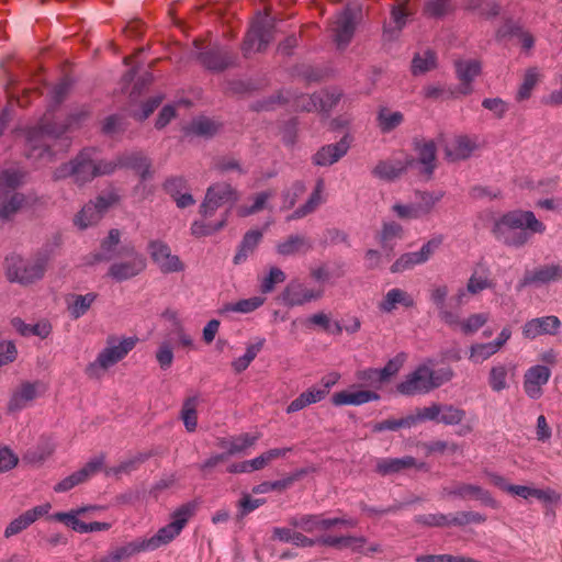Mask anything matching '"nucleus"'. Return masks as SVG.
I'll return each instance as SVG.
<instances>
[{
    "label": "nucleus",
    "mask_w": 562,
    "mask_h": 562,
    "mask_svg": "<svg viewBox=\"0 0 562 562\" xmlns=\"http://www.w3.org/2000/svg\"><path fill=\"white\" fill-rule=\"evenodd\" d=\"M539 81V74L536 68H529L526 70L522 83L520 85L517 94L516 100L518 102H521L524 100H527L531 97V92L536 85Z\"/></svg>",
    "instance_id": "a18cd8bd"
},
{
    "label": "nucleus",
    "mask_w": 562,
    "mask_h": 562,
    "mask_svg": "<svg viewBox=\"0 0 562 562\" xmlns=\"http://www.w3.org/2000/svg\"><path fill=\"white\" fill-rule=\"evenodd\" d=\"M488 274H490V271L487 268H483L481 274H479L477 271L475 270L468 281L467 290L471 294H477L479 292H481L485 289L493 288L494 283L488 278Z\"/></svg>",
    "instance_id": "c03bdc74"
},
{
    "label": "nucleus",
    "mask_w": 562,
    "mask_h": 562,
    "mask_svg": "<svg viewBox=\"0 0 562 562\" xmlns=\"http://www.w3.org/2000/svg\"><path fill=\"white\" fill-rule=\"evenodd\" d=\"M285 279V273L280 268L271 267L269 273L261 279L260 292L262 294L271 293L276 285L283 283Z\"/></svg>",
    "instance_id": "3c124183"
},
{
    "label": "nucleus",
    "mask_w": 562,
    "mask_h": 562,
    "mask_svg": "<svg viewBox=\"0 0 562 562\" xmlns=\"http://www.w3.org/2000/svg\"><path fill=\"white\" fill-rule=\"evenodd\" d=\"M238 200L235 189L228 183H216L211 186L205 194V199L200 206L202 216H212L214 212L225 203H234Z\"/></svg>",
    "instance_id": "9b49d317"
},
{
    "label": "nucleus",
    "mask_w": 562,
    "mask_h": 562,
    "mask_svg": "<svg viewBox=\"0 0 562 562\" xmlns=\"http://www.w3.org/2000/svg\"><path fill=\"white\" fill-rule=\"evenodd\" d=\"M456 71L461 85L458 92L467 95L472 93L471 83L481 72V64L477 60H458L456 61Z\"/></svg>",
    "instance_id": "4be33fe9"
},
{
    "label": "nucleus",
    "mask_w": 562,
    "mask_h": 562,
    "mask_svg": "<svg viewBox=\"0 0 562 562\" xmlns=\"http://www.w3.org/2000/svg\"><path fill=\"white\" fill-rule=\"evenodd\" d=\"M189 131L199 136H213L218 131V125L210 119H200L193 121Z\"/></svg>",
    "instance_id": "e2e57ef3"
},
{
    "label": "nucleus",
    "mask_w": 562,
    "mask_h": 562,
    "mask_svg": "<svg viewBox=\"0 0 562 562\" xmlns=\"http://www.w3.org/2000/svg\"><path fill=\"white\" fill-rule=\"evenodd\" d=\"M449 494L460 498L473 497L475 499H480L481 502L493 508H496L498 506L497 502L491 496L490 492L482 488L479 485L460 483L456 485L449 492Z\"/></svg>",
    "instance_id": "393cba45"
},
{
    "label": "nucleus",
    "mask_w": 562,
    "mask_h": 562,
    "mask_svg": "<svg viewBox=\"0 0 562 562\" xmlns=\"http://www.w3.org/2000/svg\"><path fill=\"white\" fill-rule=\"evenodd\" d=\"M265 299L261 296H252L249 299H243L239 300L236 303H227L225 304L220 311V315H224L228 312H236V313H250L259 308L263 303Z\"/></svg>",
    "instance_id": "a19ab883"
},
{
    "label": "nucleus",
    "mask_w": 562,
    "mask_h": 562,
    "mask_svg": "<svg viewBox=\"0 0 562 562\" xmlns=\"http://www.w3.org/2000/svg\"><path fill=\"white\" fill-rule=\"evenodd\" d=\"M128 261L114 262L110 266L108 276L121 282L138 276L146 268V259L143 255L131 248Z\"/></svg>",
    "instance_id": "f8f14e48"
},
{
    "label": "nucleus",
    "mask_w": 562,
    "mask_h": 562,
    "mask_svg": "<svg viewBox=\"0 0 562 562\" xmlns=\"http://www.w3.org/2000/svg\"><path fill=\"white\" fill-rule=\"evenodd\" d=\"M259 439V435L251 436L249 434H243L237 438L229 441L228 456L237 454L245 449L255 445Z\"/></svg>",
    "instance_id": "338daca9"
},
{
    "label": "nucleus",
    "mask_w": 562,
    "mask_h": 562,
    "mask_svg": "<svg viewBox=\"0 0 562 562\" xmlns=\"http://www.w3.org/2000/svg\"><path fill=\"white\" fill-rule=\"evenodd\" d=\"M407 359L405 352L397 353L394 358L390 359L384 368L379 369L384 383H387L394 378Z\"/></svg>",
    "instance_id": "603ef678"
},
{
    "label": "nucleus",
    "mask_w": 562,
    "mask_h": 562,
    "mask_svg": "<svg viewBox=\"0 0 562 562\" xmlns=\"http://www.w3.org/2000/svg\"><path fill=\"white\" fill-rule=\"evenodd\" d=\"M262 239V233L258 229H251V231H248L244 237H243V240L238 247V250L234 257V263L235 265H239L241 262H244L249 255H251L255 249L257 248V246L259 245V243L261 241Z\"/></svg>",
    "instance_id": "c756f323"
},
{
    "label": "nucleus",
    "mask_w": 562,
    "mask_h": 562,
    "mask_svg": "<svg viewBox=\"0 0 562 562\" xmlns=\"http://www.w3.org/2000/svg\"><path fill=\"white\" fill-rule=\"evenodd\" d=\"M25 173L21 170H4L0 173V195L16 189L23 181Z\"/></svg>",
    "instance_id": "09e8293b"
},
{
    "label": "nucleus",
    "mask_w": 562,
    "mask_h": 562,
    "mask_svg": "<svg viewBox=\"0 0 562 562\" xmlns=\"http://www.w3.org/2000/svg\"><path fill=\"white\" fill-rule=\"evenodd\" d=\"M4 267L8 279L11 282L18 281L22 284L32 283L41 279L45 272V262L43 260L29 262L18 255L7 257Z\"/></svg>",
    "instance_id": "20e7f679"
},
{
    "label": "nucleus",
    "mask_w": 562,
    "mask_h": 562,
    "mask_svg": "<svg viewBox=\"0 0 562 562\" xmlns=\"http://www.w3.org/2000/svg\"><path fill=\"white\" fill-rule=\"evenodd\" d=\"M436 67V55L427 50L424 55H416L412 61V71L414 75L424 74Z\"/></svg>",
    "instance_id": "864d4df0"
},
{
    "label": "nucleus",
    "mask_w": 562,
    "mask_h": 562,
    "mask_svg": "<svg viewBox=\"0 0 562 562\" xmlns=\"http://www.w3.org/2000/svg\"><path fill=\"white\" fill-rule=\"evenodd\" d=\"M361 15L360 7L347 5L342 11L337 14L334 22L333 32L334 40L338 46H346L350 43L358 19Z\"/></svg>",
    "instance_id": "9d476101"
},
{
    "label": "nucleus",
    "mask_w": 562,
    "mask_h": 562,
    "mask_svg": "<svg viewBox=\"0 0 562 562\" xmlns=\"http://www.w3.org/2000/svg\"><path fill=\"white\" fill-rule=\"evenodd\" d=\"M74 182L85 184L95 177L111 175L115 171L112 161L92 159L89 150L80 151L74 159Z\"/></svg>",
    "instance_id": "7ed1b4c3"
},
{
    "label": "nucleus",
    "mask_w": 562,
    "mask_h": 562,
    "mask_svg": "<svg viewBox=\"0 0 562 562\" xmlns=\"http://www.w3.org/2000/svg\"><path fill=\"white\" fill-rule=\"evenodd\" d=\"M454 11L451 0H426L423 14L428 19H443Z\"/></svg>",
    "instance_id": "4c0bfd02"
},
{
    "label": "nucleus",
    "mask_w": 562,
    "mask_h": 562,
    "mask_svg": "<svg viewBox=\"0 0 562 562\" xmlns=\"http://www.w3.org/2000/svg\"><path fill=\"white\" fill-rule=\"evenodd\" d=\"M496 238L503 240L507 246L521 247L530 238V234L526 231H507L506 233H494Z\"/></svg>",
    "instance_id": "6e6d98bb"
},
{
    "label": "nucleus",
    "mask_w": 562,
    "mask_h": 562,
    "mask_svg": "<svg viewBox=\"0 0 562 562\" xmlns=\"http://www.w3.org/2000/svg\"><path fill=\"white\" fill-rule=\"evenodd\" d=\"M323 189H324V181H323V179H318L316 187H315L313 193L311 194V196L308 198V200L306 201V203L303 204L302 206L297 207L291 215L288 216L286 220L292 221V220L302 218V217L311 214L312 212H314L316 210V207L322 203Z\"/></svg>",
    "instance_id": "f704fd0d"
},
{
    "label": "nucleus",
    "mask_w": 562,
    "mask_h": 562,
    "mask_svg": "<svg viewBox=\"0 0 562 562\" xmlns=\"http://www.w3.org/2000/svg\"><path fill=\"white\" fill-rule=\"evenodd\" d=\"M36 397L35 384L25 382L22 383L20 389L14 392L11 400L8 403V411L10 413L18 412L24 408L30 402Z\"/></svg>",
    "instance_id": "c85d7f7f"
},
{
    "label": "nucleus",
    "mask_w": 562,
    "mask_h": 562,
    "mask_svg": "<svg viewBox=\"0 0 562 562\" xmlns=\"http://www.w3.org/2000/svg\"><path fill=\"white\" fill-rule=\"evenodd\" d=\"M327 395V390H319L311 387L307 391L301 393L295 400H293L286 407V413H295L304 407L322 401Z\"/></svg>",
    "instance_id": "473e14b6"
},
{
    "label": "nucleus",
    "mask_w": 562,
    "mask_h": 562,
    "mask_svg": "<svg viewBox=\"0 0 562 562\" xmlns=\"http://www.w3.org/2000/svg\"><path fill=\"white\" fill-rule=\"evenodd\" d=\"M318 543L335 548L338 550L341 549H350L352 552H361L364 543V537H355V536H323L318 539Z\"/></svg>",
    "instance_id": "a878e982"
},
{
    "label": "nucleus",
    "mask_w": 562,
    "mask_h": 562,
    "mask_svg": "<svg viewBox=\"0 0 562 562\" xmlns=\"http://www.w3.org/2000/svg\"><path fill=\"white\" fill-rule=\"evenodd\" d=\"M356 378L363 386L380 389L384 383L380 370L368 368L356 372Z\"/></svg>",
    "instance_id": "5fc2aeb1"
},
{
    "label": "nucleus",
    "mask_w": 562,
    "mask_h": 562,
    "mask_svg": "<svg viewBox=\"0 0 562 562\" xmlns=\"http://www.w3.org/2000/svg\"><path fill=\"white\" fill-rule=\"evenodd\" d=\"M117 202L119 195L115 193L99 195L94 201H90L81 209L74 222L81 229L94 225L104 216L109 209Z\"/></svg>",
    "instance_id": "0eeeda50"
},
{
    "label": "nucleus",
    "mask_w": 562,
    "mask_h": 562,
    "mask_svg": "<svg viewBox=\"0 0 562 562\" xmlns=\"http://www.w3.org/2000/svg\"><path fill=\"white\" fill-rule=\"evenodd\" d=\"M551 371L546 366H533L529 368L524 375V390L526 394L533 400L542 395V386L548 383Z\"/></svg>",
    "instance_id": "2eb2a0df"
},
{
    "label": "nucleus",
    "mask_w": 562,
    "mask_h": 562,
    "mask_svg": "<svg viewBox=\"0 0 562 562\" xmlns=\"http://www.w3.org/2000/svg\"><path fill=\"white\" fill-rule=\"evenodd\" d=\"M181 530L169 522L168 525L160 528L153 537L149 539H142L147 550H156L161 546H166L170 543L176 537L180 535Z\"/></svg>",
    "instance_id": "cd10ccee"
},
{
    "label": "nucleus",
    "mask_w": 562,
    "mask_h": 562,
    "mask_svg": "<svg viewBox=\"0 0 562 562\" xmlns=\"http://www.w3.org/2000/svg\"><path fill=\"white\" fill-rule=\"evenodd\" d=\"M312 249L307 238L300 235H290L283 243L278 244L277 251L282 256L303 254Z\"/></svg>",
    "instance_id": "7c9ffc66"
},
{
    "label": "nucleus",
    "mask_w": 562,
    "mask_h": 562,
    "mask_svg": "<svg viewBox=\"0 0 562 562\" xmlns=\"http://www.w3.org/2000/svg\"><path fill=\"white\" fill-rule=\"evenodd\" d=\"M199 503L196 501L188 502L180 505L171 515L172 524L176 525L181 531L193 517L198 510Z\"/></svg>",
    "instance_id": "37998d69"
},
{
    "label": "nucleus",
    "mask_w": 562,
    "mask_h": 562,
    "mask_svg": "<svg viewBox=\"0 0 562 562\" xmlns=\"http://www.w3.org/2000/svg\"><path fill=\"white\" fill-rule=\"evenodd\" d=\"M424 467L425 463H417L416 459L412 456H405L403 458H383L376 461L374 472L381 476H389L404 473L411 469L420 470Z\"/></svg>",
    "instance_id": "ddd939ff"
},
{
    "label": "nucleus",
    "mask_w": 562,
    "mask_h": 562,
    "mask_svg": "<svg viewBox=\"0 0 562 562\" xmlns=\"http://www.w3.org/2000/svg\"><path fill=\"white\" fill-rule=\"evenodd\" d=\"M199 397L190 396L183 401L180 418L184 424L186 429L189 432H193L198 427V406H199Z\"/></svg>",
    "instance_id": "c9c22d12"
},
{
    "label": "nucleus",
    "mask_w": 562,
    "mask_h": 562,
    "mask_svg": "<svg viewBox=\"0 0 562 562\" xmlns=\"http://www.w3.org/2000/svg\"><path fill=\"white\" fill-rule=\"evenodd\" d=\"M419 263L424 262L423 260H419V255L417 251L406 252L395 260V262L391 266V271L393 273L402 272Z\"/></svg>",
    "instance_id": "0e129e2a"
},
{
    "label": "nucleus",
    "mask_w": 562,
    "mask_h": 562,
    "mask_svg": "<svg viewBox=\"0 0 562 562\" xmlns=\"http://www.w3.org/2000/svg\"><path fill=\"white\" fill-rule=\"evenodd\" d=\"M404 120L401 112H390L386 108H382L378 114L379 127L383 133H389L396 128Z\"/></svg>",
    "instance_id": "49530a36"
},
{
    "label": "nucleus",
    "mask_w": 562,
    "mask_h": 562,
    "mask_svg": "<svg viewBox=\"0 0 562 562\" xmlns=\"http://www.w3.org/2000/svg\"><path fill=\"white\" fill-rule=\"evenodd\" d=\"M398 393L403 395L426 394L434 390L430 375V366L419 364L413 372L396 385Z\"/></svg>",
    "instance_id": "6e6552de"
},
{
    "label": "nucleus",
    "mask_w": 562,
    "mask_h": 562,
    "mask_svg": "<svg viewBox=\"0 0 562 562\" xmlns=\"http://www.w3.org/2000/svg\"><path fill=\"white\" fill-rule=\"evenodd\" d=\"M290 525L308 533L319 531V515H302L301 517H293L290 519Z\"/></svg>",
    "instance_id": "13d9d810"
},
{
    "label": "nucleus",
    "mask_w": 562,
    "mask_h": 562,
    "mask_svg": "<svg viewBox=\"0 0 562 562\" xmlns=\"http://www.w3.org/2000/svg\"><path fill=\"white\" fill-rule=\"evenodd\" d=\"M116 168H126L135 171L142 180H146L151 177V161L142 151H130L124 153L116 157L112 161Z\"/></svg>",
    "instance_id": "4468645a"
},
{
    "label": "nucleus",
    "mask_w": 562,
    "mask_h": 562,
    "mask_svg": "<svg viewBox=\"0 0 562 562\" xmlns=\"http://www.w3.org/2000/svg\"><path fill=\"white\" fill-rule=\"evenodd\" d=\"M396 304L412 307L414 305V300L405 291L401 289H392L384 296L380 304V308L384 312H392L396 307Z\"/></svg>",
    "instance_id": "ea45409f"
},
{
    "label": "nucleus",
    "mask_w": 562,
    "mask_h": 562,
    "mask_svg": "<svg viewBox=\"0 0 562 562\" xmlns=\"http://www.w3.org/2000/svg\"><path fill=\"white\" fill-rule=\"evenodd\" d=\"M196 60L210 71L222 72L237 65V54L220 45H209L196 54Z\"/></svg>",
    "instance_id": "39448f33"
},
{
    "label": "nucleus",
    "mask_w": 562,
    "mask_h": 562,
    "mask_svg": "<svg viewBox=\"0 0 562 562\" xmlns=\"http://www.w3.org/2000/svg\"><path fill=\"white\" fill-rule=\"evenodd\" d=\"M95 299V293L74 295V302L68 307L70 315L76 319L79 318L90 308Z\"/></svg>",
    "instance_id": "8fccbe9b"
},
{
    "label": "nucleus",
    "mask_w": 562,
    "mask_h": 562,
    "mask_svg": "<svg viewBox=\"0 0 562 562\" xmlns=\"http://www.w3.org/2000/svg\"><path fill=\"white\" fill-rule=\"evenodd\" d=\"M150 259L162 273L180 272L184 263L177 255H172L170 247L162 240H150L147 245Z\"/></svg>",
    "instance_id": "1a4fd4ad"
},
{
    "label": "nucleus",
    "mask_w": 562,
    "mask_h": 562,
    "mask_svg": "<svg viewBox=\"0 0 562 562\" xmlns=\"http://www.w3.org/2000/svg\"><path fill=\"white\" fill-rule=\"evenodd\" d=\"M322 296V291L315 292L297 281H291L282 292V300L288 306L303 305Z\"/></svg>",
    "instance_id": "6ab92c4d"
},
{
    "label": "nucleus",
    "mask_w": 562,
    "mask_h": 562,
    "mask_svg": "<svg viewBox=\"0 0 562 562\" xmlns=\"http://www.w3.org/2000/svg\"><path fill=\"white\" fill-rule=\"evenodd\" d=\"M416 11L417 4L415 0H396L391 8L393 29L401 31L406 25L407 19L414 15Z\"/></svg>",
    "instance_id": "bb28decb"
},
{
    "label": "nucleus",
    "mask_w": 562,
    "mask_h": 562,
    "mask_svg": "<svg viewBox=\"0 0 562 562\" xmlns=\"http://www.w3.org/2000/svg\"><path fill=\"white\" fill-rule=\"evenodd\" d=\"M473 149L474 144L470 138L465 135H460L453 140L452 147H446L445 155L448 160L456 161L468 158Z\"/></svg>",
    "instance_id": "72a5a7b5"
},
{
    "label": "nucleus",
    "mask_w": 562,
    "mask_h": 562,
    "mask_svg": "<svg viewBox=\"0 0 562 562\" xmlns=\"http://www.w3.org/2000/svg\"><path fill=\"white\" fill-rule=\"evenodd\" d=\"M465 417V411L454 407L453 405L445 404L442 405V412H440V418L438 423H442L445 425H458Z\"/></svg>",
    "instance_id": "052dcab7"
},
{
    "label": "nucleus",
    "mask_w": 562,
    "mask_h": 562,
    "mask_svg": "<svg viewBox=\"0 0 562 562\" xmlns=\"http://www.w3.org/2000/svg\"><path fill=\"white\" fill-rule=\"evenodd\" d=\"M422 199L426 202V206H415V205H403V204H395L393 205V211L396 213V215L400 218H417L424 214H427L430 209L434 205V201L431 200V196L427 193L420 194Z\"/></svg>",
    "instance_id": "e433bc0d"
},
{
    "label": "nucleus",
    "mask_w": 562,
    "mask_h": 562,
    "mask_svg": "<svg viewBox=\"0 0 562 562\" xmlns=\"http://www.w3.org/2000/svg\"><path fill=\"white\" fill-rule=\"evenodd\" d=\"M414 150L418 154V161L424 166V171L430 177L436 168V144L434 140L414 138Z\"/></svg>",
    "instance_id": "b1692460"
},
{
    "label": "nucleus",
    "mask_w": 562,
    "mask_h": 562,
    "mask_svg": "<svg viewBox=\"0 0 562 562\" xmlns=\"http://www.w3.org/2000/svg\"><path fill=\"white\" fill-rule=\"evenodd\" d=\"M412 162L413 160H408L406 164L401 161L394 164L392 161L382 160L378 162L372 173L382 180L392 181L404 173Z\"/></svg>",
    "instance_id": "2f4dec72"
},
{
    "label": "nucleus",
    "mask_w": 562,
    "mask_h": 562,
    "mask_svg": "<svg viewBox=\"0 0 562 562\" xmlns=\"http://www.w3.org/2000/svg\"><path fill=\"white\" fill-rule=\"evenodd\" d=\"M103 464V457L89 461L82 469L65 477L55 485L54 491L57 493L67 492L76 485L85 482L91 474L97 473Z\"/></svg>",
    "instance_id": "412c9836"
},
{
    "label": "nucleus",
    "mask_w": 562,
    "mask_h": 562,
    "mask_svg": "<svg viewBox=\"0 0 562 562\" xmlns=\"http://www.w3.org/2000/svg\"><path fill=\"white\" fill-rule=\"evenodd\" d=\"M50 504L46 503L40 506H35L32 509L24 512L18 518L13 519L4 530V537L10 538L15 536L23 530H25L29 526L35 522L37 519L48 514L50 509Z\"/></svg>",
    "instance_id": "dca6fc26"
},
{
    "label": "nucleus",
    "mask_w": 562,
    "mask_h": 562,
    "mask_svg": "<svg viewBox=\"0 0 562 562\" xmlns=\"http://www.w3.org/2000/svg\"><path fill=\"white\" fill-rule=\"evenodd\" d=\"M146 550L147 549L143 540H135L111 551L112 560H114V562H122L130 559L134 554Z\"/></svg>",
    "instance_id": "de8ad7c7"
},
{
    "label": "nucleus",
    "mask_w": 562,
    "mask_h": 562,
    "mask_svg": "<svg viewBox=\"0 0 562 562\" xmlns=\"http://www.w3.org/2000/svg\"><path fill=\"white\" fill-rule=\"evenodd\" d=\"M561 279L562 266L546 265L538 267L532 271H526L520 280V286L524 288L531 284H544L552 281H559Z\"/></svg>",
    "instance_id": "a211bd4d"
},
{
    "label": "nucleus",
    "mask_w": 562,
    "mask_h": 562,
    "mask_svg": "<svg viewBox=\"0 0 562 562\" xmlns=\"http://www.w3.org/2000/svg\"><path fill=\"white\" fill-rule=\"evenodd\" d=\"M509 493L513 495L520 496L522 498L536 497L544 502L551 501V495L549 491L532 488L524 485L512 484V486L509 487Z\"/></svg>",
    "instance_id": "bf43d9fd"
},
{
    "label": "nucleus",
    "mask_w": 562,
    "mask_h": 562,
    "mask_svg": "<svg viewBox=\"0 0 562 562\" xmlns=\"http://www.w3.org/2000/svg\"><path fill=\"white\" fill-rule=\"evenodd\" d=\"M137 339L130 337L123 339L117 346L114 345L115 339H108L109 347L103 349L97 360L86 368V374L91 379L101 376V372L121 361L136 345Z\"/></svg>",
    "instance_id": "f03ea898"
},
{
    "label": "nucleus",
    "mask_w": 562,
    "mask_h": 562,
    "mask_svg": "<svg viewBox=\"0 0 562 562\" xmlns=\"http://www.w3.org/2000/svg\"><path fill=\"white\" fill-rule=\"evenodd\" d=\"M11 324L22 336L33 335L41 338H46L52 331V326L48 322H40L34 325H29L25 324L24 321L20 317H14L11 321Z\"/></svg>",
    "instance_id": "58836bf2"
},
{
    "label": "nucleus",
    "mask_w": 562,
    "mask_h": 562,
    "mask_svg": "<svg viewBox=\"0 0 562 562\" xmlns=\"http://www.w3.org/2000/svg\"><path fill=\"white\" fill-rule=\"evenodd\" d=\"M350 147L349 136H344L337 144L321 147L313 156L316 166H330L344 157Z\"/></svg>",
    "instance_id": "f3484780"
},
{
    "label": "nucleus",
    "mask_w": 562,
    "mask_h": 562,
    "mask_svg": "<svg viewBox=\"0 0 562 562\" xmlns=\"http://www.w3.org/2000/svg\"><path fill=\"white\" fill-rule=\"evenodd\" d=\"M415 424V417L414 416H407L400 419H385L380 423H376L373 426V431H385V430H398L401 428H409Z\"/></svg>",
    "instance_id": "4d7b16f0"
},
{
    "label": "nucleus",
    "mask_w": 562,
    "mask_h": 562,
    "mask_svg": "<svg viewBox=\"0 0 562 562\" xmlns=\"http://www.w3.org/2000/svg\"><path fill=\"white\" fill-rule=\"evenodd\" d=\"M531 233H543L546 226L538 221L531 211H513L504 214L494 226V233H506L507 231H525Z\"/></svg>",
    "instance_id": "423d86ee"
},
{
    "label": "nucleus",
    "mask_w": 562,
    "mask_h": 562,
    "mask_svg": "<svg viewBox=\"0 0 562 562\" xmlns=\"http://www.w3.org/2000/svg\"><path fill=\"white\" fill-rule=\"evenodd\" d=\"M488 317L486 314H473L460 323V328L463 334L470 335L483 327Z\"/></svg>",
    "instance_id": "774afa93"
},
{
    "label": "nucleus",
    "mask_w": 562,
    "mask_h": 562,
    "mask_svg": "<svg viewBox=\"0 0 562 562\" xmlns=\"http://www.w3.org/2000/svg\"><path fill=\"white\" fill-rule=\"evenodd\" d=\"M121 233L113 228L106 238L101 241V252L94 256L95 261H109L113 258L115 249L120 244Z\"/></svg>",
    "instance_id": "79ce46f5"
},
{
    "label": "nucleus",
    "mask_w": 562,
    "mask_h": 562,
    "mask_svg": "<svg viewBox=\"0 0 562 562\" xmlns=\"http://www.w3.org/2000/svg\"><path fill=\"white\" fill-rule=\"evenodd\" d=\"M380 400V395L370 390H358V391H340L333 395L331 403L335 406L342 405H362L371 401Z\"/></svg>",
    "instance_id": "5701e85b"
},
{
    "label": "nucleus",
    "mask_w": 562,
    "mask_h": 562,
    "mask_svg": "<svg viewBox=\"0 0 562 562\" xmlns=\"http://www.w3.org/2000/svg\"><path fill=\"white\" fill-rule=\"evenodd\" d=\"M227 214L216 224H205L204 222H194L191 226V233L195 237L212 235L226 225Z\"/></svg>",
    "instance_id": "680f3d73"
},
{
    "label": "nucleus",
    "mask_w": 562,
    "mask_h": 562,
    "mask_svg": "<svg viewBox=\"0 0 562 562\" xmlns=\"http://www.w3.org/2000/svg\"><path fill=\"white\" fill-rule=\"evenodd\" d=\"M274 195V192L272 191H263V192H260L258 193L256 196H255V202L251 206L247 207V206H241L238 209V215L241 216V217H245V216H248V215H251V214H255L259 211H261L267 201L272 198Z\"/></svg>",
    "instance_id": "69168bd1"
},
{
    "label": "nucleus",
    "mask_w": 562,
    "mask_h": 562,
    "mask_svg": "<svg viewBox=\"0 0 562 562\" xmlns=\"http://www.w3.org/2000/svg\"><path fill=\"white\" fill-rule=\"evenodd\" d=\"M270 11L265 9V16H258L245 35L241 44L244 57L248 58L252 53L267 49L274 38V22L269 20Z\"/></svg>",
    "instance_id": "f257e3e1"
},
{
    "label": "nucleus",
    "mask_w": 562,
    "mask_h": 562,
    "mask_svg": "<svg viewBox=\"0 0 562 562\" xmlns=\"http://www.w3.org/2000/svg\"><path fill=\"white\" fill-rule=\"evenodd\" d=\"M561 326V322L557 316H544L528 321L522 334L528 339H533L541 335H555Z\"/></svg>",
    "instance_id": "aec40b11"
}]
</instances>
